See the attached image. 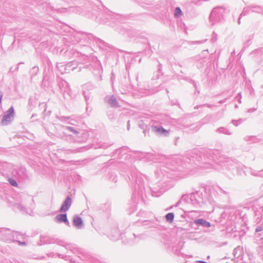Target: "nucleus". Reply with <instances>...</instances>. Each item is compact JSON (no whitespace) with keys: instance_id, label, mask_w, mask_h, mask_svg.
<instances>
[{"instance_id":"bf43d9fd","label":"nucleus","mask_w":263,"mask_h":263,"mask_svg":"<svg viewBox=\"0 0 263 263\" xmlns=\"http://www.w3.org/2000/svg\"><path fill=\"white\" fill-rule=\"evenodd\" d=\"M238 102H239V103H241V100H240V98H239V99H238Z\"/></svg>"},{"instance_id":"2eb2a0df","label":"nucleus","mask_w":263,"mask_h":263,"mask_svg":"<svg viewBox=\"0 0 263 263\" xmlns=\"http://www.w3.org/2000/svg\"><path fill=\"white\" fill-rule=\"evenodd\" d=\"M12 174H14V175L16 174L18 177H21L22 179H28L30 177L27 170L24 167H20L16 170H15L14 171L12 172Z\"/></svg>"},{"instance_id":"37998d69","label":"nucleus","mask_w":263,"mask_h":263,"mask_svg":"<svg viewBox=\"0 0 263 263\" xmlns=\"http://www.w3.org/2000/svg\"><path fill=\"white\" fill-rule=\"evenodd\" d=\"M258 243L261 247L263 248V238H260V239L259 240V241H258Z\"/></svg>"},{"instance_id":"c85d7f7f","label":"nucleus","mask_w":263,"mask_h":263,"mask_svg":"<svg viewBox=\"0 0 263 263\" xmlns=\"http://www.w3.org/2000/svg\"><path fill=\"white\" fill-rule=\"evenodd\" d=\"M216 132L219 134H223L228 135H231L232 133L230 131L228 128L224 127H220L216 130Z\"/></svg>"},{"instance_id":"603ef678","label":"nucleus","mask_w":263,"mask_h":263,"mask_svg":"<svg viewBox=\"0 0 263 263\" xmlns=\"http://www.w3.org/2000/svg\"><path fill=\"white\" fill-rule=\"evenodd\" d=\"M219 190H220V191L223 193V194H227L226 192L223 191V190H222L221 188L219 187Z\"/></svg>"},{"instance_id":"aec40b11","label":"nucleus","mask_w":263,"mask_h":263,"mask_svg":"<svg viewBox=\"0 0 263 263\" xmlns=\"http://www.w3.org/2000/svg\"><path fill=\"white\" fill-rule=\"evenodd\" d=\"M72 224L78 229H82L84 226L82 218L77 215L74 216L72 220Z\"/></svg>"},{"instance_id":"a211bd4d","label":"nucleus","mask_w":263,"mask_h":263,"mask_svg":"<svg viewBox=\"0 0 263 263\" xmlns=\"http://www.w3.org/2000/svg\"><path fill=\"white\" fill-rule=\"evenodd\" d=\"M104 100L107 102L111 107H119L118 102L116 98L113 95L107 96L105 97Z\"/></svg>"},{"instance_id":"393cba45","label":"nucleus","mask_w":263,"mask_h":263,"mask_svg":"<svg viewBox=\"0 0 263 263\" xmlns=\"http://www.w3.org/2000/svg\"><path fill=\"white\" fill-rule=\"evenodd\" d=\"M120 237V231L118 229L115 228L111 230L109 235V237L111 240L115 241L119 239Z\"/></svg>"},{"instance_id":"338daca9","label":"nucleus","mask_w":263,"mask_h":263,"mask_svg":"<svg viewBox=\"0 0 263 263\" xmlns=\"http://www.w3.org/2000/svg\"><path fill=\"white\" fill-rule=\"evenodd\" d=\"M251 263H254V262H251Z\"/></svg>"},{"instance_id":"4c0bfd02","label":"nucleus","mask_w":263,"mask_h":263,"mask_svg":"<svg viewBox=\"0 0 263 263\" xmlns=\"http://www.w3.org/2000/svg\"><path fill=\"white\" fill-rule=\"evenodd\" d=\"M9 183L13 186H17V183L16 182V181H15V180H14V179L13 178H9Z\"/></svg>"},{"instance_id":"0eeeda50","label":"nucleus","mask_w":263,"mask_h":263,"mask_svg":"<svg viewBox=\"0 0 263 263\" xmlns=\"http://www.w3.org/2000/svg\"><path fill=\"white\" fill-rule=\"evenodd\" d=\"M224 11V9L222 7H217L212 10L210 15V21L212 25H214L216 23L221 21L223 18Z\"/></svg>"},{"instance_id":"3c124183","label":"nucleus","mask_w":263,"mask_h":263,"mask_svg":"<svg viewBox=\"0 0 263 263\" xmlns=\"http://www.w3.org/2000/svg\"><path fill=\"white\" fill-rule=\"evenodd\" d=\"M237 97H239V98H240V99H241V93H240V92H239V93L238 94V95H237Z\"/></svg>"},{"instance_id":"ea45409f","label":"nucleus","mask_w":263,"mask_h":263,"mask_svg":"<svg viewBox=\"0 0 263 263\" xmlns=\"http://www.w3.org/2000/svg\"><path fill=\"white\" fill-rule=\"evenodd\" d=\"M70 119V117L61 116L59 118V120L61 121H68V119Z\"/></svg>"},{"instance_id":"5701e85b","label":"nucleus","mask_w":263,"mask_h":263,"mask_svg":"<svg viewBox=\"0 0 263 263\" xmlns=\"http://www.w3.org/2000/svg\"><path fill=\"white\" fill-rule=\"evenodd\" d=\"M87 37L89 39V40H93L94 41H95V42L98 44V45L101 47V48H103L104 46H106V43L104 42L103 41H102V40L99 39V38H97L95 36H93V35L91 34H89L88 35H87Z\"/></svg>"},{"instance_id":"c03bdc74","label":"nucleus","mask_w":263,"mask_h":263,"mask_svg":"<svg viewBox=\"0 0 263 263\" xmlns=\"http://www.w3.org/2000/svg\"><path fill=\"white\" fill-rule=\"evenodd\" d=\"M214 36H216V34L214 32H213V37H212V38L211 39V41L212 42H215L216 40V38H215L214 37Z\"/></svg>"},{"instance_id":"b1692460","label":"nucleus","mask_w":263,"mask_h":263,"mask_svg":"<svg viewBox=\"0 0 263 263\" xmlns=\"http://www.w3.org/2000/svg\"><path fill=\"white\" fill-rule=\"evenodd\" d=\"M194 223L197 226H200L204 228H209L211 226L209 222L203 219H198L194 221Z\"/></svg>"},{"instance_id":"09e8293b","label":"nucleus","mask_w":263,"mask_h":263,"mask_svg":"<svg viewBox=\"0 0 263 263\" xmlns=\"http://www.w3.org/2000/svg\"><path fill=\"white\" fill-rule=\"evenodd\" d=\"M204 106H206L207 107H208L209 108H211L213 106H214V105H211V104H204L203 105Z\"/></svg>"},{"instance_id":"0e129e2a","label":"nucleus","mask_w":263,"mask_h":263,"mask_svg":"<svg viewBox=\"0 0 263 263\" xmlns=\"http://www.w3.org/2000/svg\"><path fill=\"white\" fill-rule=\"evenodd\" d=\"M234 53H235V51H234L232 53V54H234Z\"/></svg>"},{"instance_id":"de8ad7c7","label":"nucleus","mask_w":263,"mask_h":263,"mask_svg":"<svg viewBox=\"0 0 263 263\" xmlns=\"http://www.w3.org/2000/svg\"><path fill=\"white\" fill-rule=\"evenodd\" d=\"M3 96V92L2 91H0V104L2 102V99Z\"/></svg>"},{"instance_id":"6ab92c4d","label":"nucleus","mask_w":263,"mask_h":263,"mask_svg":"<svg viewBox=\"0 0 263 263\" xmlns=\"http://www.w3.org/2000/svg\"><path fill=\"white\" fill-rule=\"evenodd\" d=\"M243 249L242 248L238 246L234 249L233 255L234 257L237 259V262L243 260Z\"/></svg>"},{"instance_id":"864d4df0","label":"nucleus","mask_w":263,"mask_h":263,"mask_svg":"<svg viewBox=\"0 0 263 263\" xmlns=\"http://www.w3.org/2000/svg\"><path fill=\"white\" fill-rule=\"evenodd\" d=\"M199 128H200V126H198V125H196L195 126V130H198L199 129Z\"/></svg>"},{"instance_id":"49530a36","label":"nucleus","mask_w":263,"mask_h":263,"mask_svg":"<svg viewBox=\"0 0 263 263\" xmlns=\"http://www.w3.org/2000/svg\"><path fill=\"white\" fill-rule=\"evenodd\" d=\"M227 100V98H225L222 100H220L219 101V103H220V104L226 102Z\"/></svg>"},{"instance_id":"79ce46f5","label":"nucleus","mask_w":263,"mask_h":263,"mask_svg":"<svg viewBox=\"0 0 263 263\" xmlns=\"http://www.w3.org/2000/svg\"><path fill=\"white\" fill-rule=\"evenodd\" d=\"M262 230H263L262 226L260 225V226H257L255 229V232L257 233V232H260V231H262Z\"/></svg>"},{"instance_id":"39448f33","label":"nucleus","mask_w":263,"mask_h":263,"mask_svg":"<svg viewBox=\"0 0 263 263\" xmlns=\"http://www.w3.org/2000/svg\"><path fill=\"white\" fill-rule=\"evenodd\" d=\"M180 162V159L174 158L167 159L165 165L160 166V172L164 176L165 174L167 175L170 172H175L177 170L180 171V166L178 164Z\"/></svg>"},{"instance_id":"5fc2aeb1","label":"nucleus","mask_w":263,"mask_h":263,"mask_svg":"<svg viewBox=\"0 0 263 263\" xmlns=\"http://www.w3.org/2000/svg\"><path fill=\"white\" fill-rule=\"evenodd\" d=\"M72 9H75V12H78V11L77 10V9H78L77 8H73Z\"/></svg>"},{"instance_id":"dca6fc26","label":"nucleus","mask_w":263,"mask_h":263,"mask_svg":"<svg viewBox=\"0 0 263 263\" xmlns=\"http://www.w3.org/2000/svg\"><path fill=\"white\" fill-rule=\"evenodd\" d=\"M72 204V199L70 196H68L62 203L59 211L60 212H65L69 210Z\"/></svg>"},{"instance_id":"e433bc0d","label":"nucleus","mask_w":263,"mask_h":263,"mask_svg":"<svg viewBox=\"0 0 263 263\" xmlns=\"http://www.w3.org/2000/svg\"><path fill=\"white\" fill-rule=\"evenodd\" d=\"M109 144L106 143L100 142L98 145V147L106 149L108 148L109 146Z\"/></svg>"},{"instance_id":"680f3d73","label":"nucleus","mask_w":263,"mask_h":263,"mask_svg":"<svg viewBox=\"0 0 263 263\" xmlns=\"http://www.w3.org/2000/svg\"><path fill=\"white\" fill-rule=\"evenodd\" d=\"M18 66H17V67L16 68V70H18Z\"/></svg>"},{"instance_id":"e2e57ef3","label":"nucleus","mask_w":263,"mask_h":263,"mask_svg":"<svg viewBox=\"0 0 263 263\" xmlns=\"http://www.w3.org/2000/svg\"><path fill=\"white\" fill-rule=\"evenodd\" d=\"M135 209H136V206H134V209L133 211H135Z\"/></svg>"},{"instance_id":"f3484780","label":"nucleus","mask_w":263,"mask_h":263,"mask_svg":"<svg viewBox=\"0 0 263 263\" xmlns=\"http://www.w3.org/2000/svg\"><path fill=\"white\" fill-rule=\"evenodd\" d=\"M55 221L59 223L64 222L68 227H70V223L67 219V216L66 213L58 214L55 217Z\"/></svg>"},{"instance_id":"c9c22d12","label":"nucleus","mask_w":263,"mask_h":263,"mask_svg":"<svg viewBox=\"0 0 263 263\" xmlns=\"http://www.w3.org/2000/svg\"><path fill=\"white\" fill-rule=\"evenodd\" d=\"M245 120V119H239L237 120H232L231 123L235 126H237L239 124H241Z\"/></svg>"},{"instance_id":"20e7f679","label":"nucleus","mask_w":263,"mask_h":263,"mask_svg":"<svg viewBox=\"0 0 263 263\" xmlns=\"http://www.w3.org/2000/svg\"><path fill=\"white\" fill-rule=\"evenodd\" d=\"M182 201L198 207L203 202V193L200 191H198L188 195H183L174 206L176 207L179 206Z\"/></svg>"},{"instance_id":"f03ea898","label":"nucleus","mask_w":263,"mask_h":263,"mask_svg":"<svg viewBox=\"0 0 263 263\" xmlns=\"http://www.w3.org/2000/svg\"><path fill=\"white\" fill-rule=\"evenodd\" d=\"M128 178L133 186L135 196L137 194L141 198H143L144 196H146L147 193L150 191L156 192L148 185L146 176L137 170H133Z\"/></svg>"},{"instance_id":"473e14b6","label":"nucleus","mask_w":263,"mask_h":263,"mask_svg":"<svg viewBox=\"0 0 263 263\" xmlns=\"http://www.w3.org/2000/svg\"><path fill=\"white\" fill-rule=\"evenodd\" d=\"M39 71V68L37 66H34L30 70V74L31 75V78L35 76Z\"/></svg>"},{"instance_id":"bb28decb","label":"nucleus","mask_w":263,"mask_h":263,"mask_svg":"<svg viewBox=\"0 0 263 263\" xmlns=\"http://www.w3.org/2000/svg\"><path fill=\"white\" fill-rule=\"evenodd\" d=\"M244 140L247 142H249L250 143L259 142V139L254 136H246L244 137Z\"/></svg>"},{"instance_id":"f257e3e1","label":"nucleus","mask_w":263,"mask_h":263,"mask_svg":"<svg viewBox=\"0 0 263 263\" xmlns=\"http://www.w3.org/2000/svg\"><path fill=\"white\" fill-rule=\"evenodd\" d=\"M244 166L240 164L234 160L225 158L220 160L216 166L217 171L223 173L227 177L230 179L235 178L236 175L243 176L246 175L244 171Z\"/></svg>"},{"instance_id":"4be33fe9","label":"nucleus","mask_w":263,"mask_h":263,"mask_svg":"<svg viewBox=\"0 0 263 263\" xmlns=\"http://www.w3.org/2000/svg\"><path fill=\"white\" fill-rule=\"evenodd\" d=\"M13 235L14 240H12L11 242H16L20 246H25L26 243L25 241H21L19 239L23 237L21 234L18 233L17 232L13 231Z\"/></svg>"},{"instance_id":"4d7b16f0","label":"nucleus","mask_w":263,"mask_h":263,"mask_svg":"<svg viewBox=\"0 0 263 263\" xmlns=\"http://www.w3.org/2000/svg\"><path fill=\"white\" fill-rule=\"evenodd\" d=\"M174 206H171L169 208V209H168L167 210H170V209H172L173 208Z\"/></svg>"},{"instance_id":"13d9d810","label":"nucleus","mask_w":263,"mask_h":263,"mask_svg":"<svg viewBox=\"0 0 263 263\" xmlns=\"http://www.w3.org/2000/svg\"><path fill=\"white\" fill-rule=\"evenodd\" d=\"M167 177H169V178H173V177H172V176H170V175H167Z\"/></svg>"},{"instance_id":"f8f14e48","label":"nucleus","mask_w":263,"mask_h":263,"mask_svg":"<svg viewBox=\"0 0 263 263\" xmlns=\"http://www.w3.org/2000/svg\"><path fill=\"white\" fill-rule=\"evenodd\" d=\"M41 245L42 244H50L55 243L60 246H64V242L61 240L55 239L48 236H43L41 237Z\"/></svg>"},{"instance_id":"4468645a","label":"nucleus","mask_w":263,"mask_h":263,"mask_svg":"<svg viewBox=\"0 0 263 263\" xmlns=\"http://www.w3.org/2000/svg\"><path fill=\"white\" fill-rule=\"evenodd\" d=\"M252 208L255 216L257 217V218L262 217L263 214V206L261 204L256 201L253 203Z\"/></svg>"},{"instance_id":"1a4fd4ad","label":"nucleus","mask_w":263,"mask_h":263,"mask_svg":"<svg viewBox=\"0 0 263 263\" xmlns=\"http://www.w3.org/2000/svg\"><path fill=\"white\" fill-rule=\"evenodd\" d=\"M13 232L8 228H0V240L11 242L12 240H14Z\"/></svg>"},{"instance_id":"58836bf2","label":"nucleus","mask_w":263,"mask_h":263,"mask_svg":"<svg viewBox=\"0 0 263 263\" xmlns=\"http://www.w3.org/2000/svg\"><path fill=\"white\" fill-rule=\"evenodd\" d=\"M206 40H202V41H192L190 42L191 44H201L204 43Z\"/></svg>"},{"instance_id":"72a5a7b5","label":"nucleus","mask_w":263,"mask_h":263,"mask_svg":"<svg viewBox=\"0 0 263 263\" xmlns=\"http://www.w3.org/2000/svg\"><path fill=\"white\" fill-rule=\"evenodd\" d=\"M165 218L167 221L171 222L173 221L174 218V214L173 213H167L165 215Z\"/></svg>"},{"instance_id":"6e6552de","label":"nucleus","mask_w":263,"mask_h":263,"mask_svg":"<svg viewBox=\"0 0 263 263\" xmlns=\"http://www.w3.org/2000/svg\"><path fill=\"white\" fill-rule=\"evenodd\" d=\"M251 12L263 14V7L256 4L250 5L243 8L242 12L240 14V16L247 15Z\"/></svg>"},{"instance_id":"a878e982","label":"nucleus","mask_w":263,"mask_h":263,"mask_svg":"<svg viewBox=\"0 0 263 263\" xmlns=\"http://www.w3.org/2000/svg\"><path fill=\"white\" fill-rule=\"evenodd\" d=\"M77 66V62L71 61L65 65V70L69 72L70 70H73Z\"/></svg>"},{"instance_id":"a19ab883","label":"nucleus","mask_w":263,"mask_h":263,"mask_svg":"<svg viewBox=\"0 0 263 263\" xmlns=\"http://www.w3.org/2000/svg\"><path fill=\"white\" fill-rule=\"evenodd\" d=\"M83 260H88L91 261V259L93 258L90 256H80V257Z\"/></svg>"},{"instance_id":"052dcab7","label":"nucleus","mask_w":263,"mask_h":263,"mask_svg":"<svg viewBox=\"0 0 263 263\" xmlns=\"http://www.w3.org/2000/svg\"><path fill=\"white\" fill-rule=\"evenodd\" d=\"M7 165H8L9 166H11V164H7Z\"/></svg>"},{"instance_id":"6e6d98bb","label":"nucleus","mask_w":263,"mask_h":263,"mask_svg":"<svg viewBox=\"0 0 263 263\" xmlns=\"http://www.w3.org/2000/svg\"><path fill=\"white\" fill-rule=\"evenodd\" d=\"M85 98V100L86 101H87V97L85 95L84 96Z\"/></svg>"},{"instance_id":"8fccbe9b","label":"nucleus","mask_w":263,"mask_h":263,"mask_svg":"<svg viewBox=\"0 0 263 263\" xmlns=\"http://www.w3.org/2000/svg\"><path fill=\"white\" fill-rule=\"evenodd\" d=\"M242 16H239V18H238V24H240V18L242 17Z\"/></svg>"},{"instance_id":"9d476101","label":"nucleus","mask_w":263,"mask_h":263,"mask_svg":"<svg viewBox=\"0 0 263 263\" xmlns=\"http://www.w3.org/2000/svg\"><path fill=\"white\" fill-rule=\"evenodd\" d=\"M14 115V109L13 106H11L9 109L6 111L5 113L4 116H3L2 121H1V124L3 125H7L9 124Z\"/></svg>"},{"instance_id":"ddd939ff","label":"nucleus","mask_w":263,"mask_h":263,"mask_svg":"<svg viewBox=\"0 0 263 263\" xmlns=\"http://www.w3.org/2000/svg\"><path fill=\"white\" fill-rule=\"evenodd\" d=\"M152 130L157 135L167 137L169 135L168 130L165 129L160 125H152Z\"/></svg>"},{"instance_id":"7c9ffc66","label":"nucleus","mask_w":263,"mask_h":263,"mask_svg":"<svg viewBox=\"0 0 263 263\" xmlns=\"http://www.w3.org/2000/svg\"><path fill=\"white\" fill-rule=\"evenodd\" d=\"M183 15V13L180 7H177L174 10V16L176 18H179Z\"/></svg>"},{"instance_id":"9b49d317","label":"nucleus","mask_w":263,"mask_h":263,"mask_svg":"<svg viewBox=\"0 0 263 263\" xmlns=\"http://www.w3.org/2000/svg\"><path fill=\"white\" fill-rule=\"evenodd\" d=\"M141 156H140V158L145 159L148 161L157 162L161 158L160 155H157L155 153H141Z\"/></svg>"},{"instance_id":"a18cd8bd","label":"nucleus","mask_w":263,"mask_h":263,"mask_svg":"<svg viewBox=\"0 0 263 263\" xmlns=\"http://www.w3.org/2000/svg\"><path fill=\"white\" fill-rule=\"evenodd\" d=\"M257 109L256 108H252L248 110V112H252Z\"/></svg>"},{"instance_id":"7ed1b4c3","label":"nucleus","mask_w":263,"mask_h":263,"mask_svg":"<svg viewBox=\"0 0 263 263\" xmlns=\"http://www.w3.org/2000/svg\"><path fill=\"white\" fill-rule=\"evenodd\" d=\"M219 152L217 150H211L206 149L202 151H195L193 154H196V160L203 163L207 164L210 166H213V167L216 170V164L221 159L224 158H221L218 160V155Z\"/></svg>"},{"instance_id":"69168bd1","label":"nucleus","mask_w":263,"mask_h":263,"mask_svg":"<svg viewBox=\"0 0 263 263\" xmlns=\"http://www.w3.org/2000/svg\"><path fill=\"white\" fill-rule=\"evenodd\" d=\"M238 106L237 105H235V107L237 108Z\"/></svg>"},{"instance_id":"2f4dec72","label":"nucleus","mask_w":263,"mask_h":263,"mask_svg":"<svg viewBox=\"0 0 263 263\" xmlns=\"http://www.w3.org/2000/svg\"><path fill=\"white\" fill-rule=\"evenodd\" d=\"M64 128L68 130L69 132L72 133L73 134L77 135L79 133V132L78 131V129H76L73 127L66 126L64 127Z\"/></svg>"},{"instance_id":"cd10ccee","label":"nucleus","mask_w":263,"mask_h":263,"mask_svg":"<svg viewBox=\"0 0 263 263\" xmlns=\"http://www.w3.org/2000/svg\"><path fill=\"white\" fill-rule=\"evenodd\" d=\"M80 121V118L78 117H74V116L70 117L68 119L67 123L72 125H78Z\"/></svg>"},{"instance_id":"f704fd0d","label":"nucleus","mask_w":263,"mask_h":263,"mask_svg":"<svg viewBox=\"0 0 263 263\" xmlns=\"http://www.w3.org/2000/svg\"><path fill=\"white\" fill-rule=\"evenodd\" d=\"M250 173L251 175H253V176H263V170H261V171H259V172H256L253 170H252V168H250Z\"/></svg>"},{"instance_id":"412c9836","label":"nucleus","mask_w":263,"mask_h":263,"mask_svg":"<svg viewBox=\"0 0 263 263\" xmlns=\"http://www.w3.org/2000/svg\"><path fill=\"white\" fill-rule=\"evenodd\" d=\"M59 86L63 93H68L70 90L69 84L65 80H61L59 82Z\"/></svg>"},{"instance_id":"c756f323","label":"nucleus","mask_w":263,"mask_h":263,"mask_svg":"<svg viewBox=\"0 0 263 263\" xmlns=\"http://www.w3.org/2000/svg\"><path fill=\"white\" fill-rule=\"evenodd\" d=\"M127 151V149L125 147L122 148L117 150L116 153H119V158L122 159L124 156H125V158H126L127 156H126V155Z\"/></svg>"},{"instance_id":"423d86ee","label":"nucleus","mask_w":263,"mask_h":263,"mask_svg":"<svg viewBox=\"0 0 263 263\" xmlns=\"http://www.w3.org/2000/svg\"><path fill=\"white\" fill-rule=\"evenodd\" d=\"M9 206L13 207L14 211H18L22 213H28L31 215L32 210L26 208L25 201L22 198L18 197L13 199L12 201H9Z\"/></svg>"}]
</instances>
